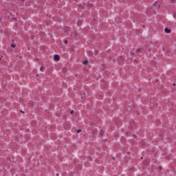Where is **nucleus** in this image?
<instances>
[{
	"label": "nucleus",
	"mask_w": 176,
	"mask_h": 176,
	"mask_svg": "<svg viewBox=\"0 0 176 176\" xmlns=\"http://www.w3.org/2000/svg\"><path fill=\"white\" fill-rule=\"evenodd\" d=\"M54 60H55V61H59L60 60V56L55 55L54 56Z\"/></svg>",
	"instance_id": "obj_1"
},
{
	"label": "nucleus",
	"mask_w": 176,
	"mask_h": 176,
	"mask_svg": "<svg viewBox=\"0 0 176 176\" xmlns=\"http://www.w3.org/2000/svg\"><path fill=\"white\" fill-rule=\"evenodd\" d=\"M165 32L166 34H170L171 32V30L166 28H165Z\"/></svg>",
	"instance_id": "obj_2"
},
{
	"label": "nucleus",
	"mask_w": 176,
	"mask_h": 176,
	"mask_svg": "<svg viewBox=\"0 0 176 176\" xmlns=\"http://www.w3.org/2000/svg\"><path fill=\"white\" fill-rule=\"evenodd\" d=\"M87 63H89V61L85 60V61L82 62V64H83L84 65H86L87 64Z\"/></svg>",
	"instance_id": "obj_3"
},
{
	"label": "nucleus",
	"mask_w": 176,
	"mask_h": 176,
	"mask_svg": "<svg viewBox=\"0 0 176 176\" xmlns=\"http://www.w3.org/2000/svg\"><path fill=\"white\" fill-rule=\"evenodd\" d=\"M67 68H63V72H64V74H65L67 72Z\"/></svg>",
	"instance_id": "obj_4"
},
{
	"label": "nucleus",
	"mask_w": 176,
	"mask_h": 176,
	"mask_svg": "<svg viewBox=\"0 0 176 176\" xmlns=\"http://www.w3.org/2000/svg\"><path fill=\"white\" fill-rule=\"evenodd\" d=\"M137 53H141V49H138L136 50Z\"/></svg>",
	"instance_id": "obj_5"
},
{
	"label": "nucleus",
	"mask_w": 176,
	"mask_h": 176,
	"mask_svg": "<svg viewBox=\"0 0 176 176\" xmlns=\"http://www.w3.org/2000/svg\"><path fill=\"white\" fill-rule=\"evenodd\" d=\"M43 68H45V67H41L40 68V70L41 71V72H43Z\"/></svg>",
	"instance_id": "obj_6"
},
{
	"label": "nucleus",
	"mask_w": 176,
	"mask_h": 176,
	"mask_svg": "<svg viewBox=\"0 0 176 176\" xmlns=\"http://www.w3.org/2000/svg\"><path fill=\"white\" fill-rule=\"evenodd\" d=\"M11 47H16V45L12 44V45H11Z\"/></svg>",
	"instance_id": "obj_7"
},
{
	"label": "nucleus",
	"mask_w": 176,
	"mask_h": 176,
	"mask_svg": "<svg viewBox=\"0 0 176 176\" xmlns=\"http://www.w3.org/2000/svg\"><path fill=\"white\" fill-rule=\"evenodd\" d=\"M67 43H68V41L65 40V44L67 45Z\"/></svg>",
	"instance_id": "obj_8"
},
{
	"label": "nucleus",
	"mask_w": 176,
	"mask_h": 176,
	"mask_svg": "<svg viewBox=\"0 0 176 176\" xmlns=\"http://www.w3.org/2000/svg\"><path fill=\"white\" fill-rule=\"evenodd\" d=\"M80 131H82V130L80 129L77 130V133H80Z\"/></svg>",
	"instance_id": "obj_9"
},
{
	"label": "nucleus",
	"mask_w": 176,
	"mask_h": 176,
	"mask_svg": "<svg viewBox=\"0 0 176 176\" xmlns=\"http://www.w3.org/2000/svg\"><path fill=\"white\" fill-rule=\"evenodd\" d=\"M78 24H82V21H79L78 22Z\"/></svg>",
	"instance_id": "obj_10"
},
{
	"label": "nucleus",
	"mask_w": 176,
	"mask_h": 176,
	"mask_svg": "<svg viewBox=\"0 0 176 176\" xmlns=\"http://www.w3.org/2000/svg\"><path fill=\"white\" fill-rule=\"evenodd\" d=\"M70 113H71V115H72V114L74 113V111H72L70 112Z\"/></svg>",
	"instance_id": "obj_11"
},
{
	"label": "nucleus",
	"mask_w": 176,
	"mask_h": 176,
	"mask_svg": "<svg viewBox=\"0 0 176 176\" xmlns=\"http://www.w3.org/2000/svg\"><path fill=\"white\" fill-rule=\"evenodd\" d=\"M174 1H175V0H172V3H174Z\"/></svg>",
	"instance_id": "obj_12"
},
{
	"label": "nucleus",
	"mask_w": 176,
	"mask_h": 176,
	"mask_svg": "<svg viewBox=\"0 0 176 176\" xmlns=\"http://www.w3.org/2000/svg\"><path fill=\"white\" fill-rule=\"evenodd\" d=\"M21 112H22V113H24V111H21Z\"/></svg>",
	"instance_id": "obj_13"
},
{
	"label": "nucleus",
	"mask_w": 176,
	"mask_h": 176,
	"mask_svg": "<svg viewBox=\"0 0 176 176\" xmlns=\"http://www.w3.org/2000/svg\"><path fill=\"white\" fill-rule=\"evenodd\" d=\"M173 86H175V83L173 84Z\"/></svg>",
	"instance_id": "obj_14"
},
{
	"label": "nucleus",
	"mask_w": 176,
	"mask_h": 176,
	"mask_svg": "<svg viewBox=\"0 0 176 176\" xmlns=\"http://www.w3.org/2000/svg\"><path fill=\"white\" fill-rule=\"evenodd\" d=\"M100 134L102 135V132H101Z\"/></svg>",
	"instance_id": "obj_15"
},
{
	"label": "nucleus",
	"mask_w": 176,
	"mask_h": 176,
	"mask_svg": "<svg viewBox=\"0 0 176 176\" xmlns=\"http://www.w3.org/2000/svg\"><path fill=\"white\" fill-rule=\"evenodd\" d=\"M0 60H1V58H0Z\"/></svg>",
	"instance_id": "obj_16"
}]
</instances>
